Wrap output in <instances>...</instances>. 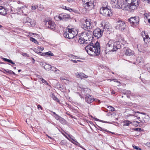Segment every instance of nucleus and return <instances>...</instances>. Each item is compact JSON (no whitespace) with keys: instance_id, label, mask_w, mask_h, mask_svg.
<instances>
[{"instance_id":"obj_1","label":"nucleus","mask_w":150,"mask_h":150,"mask_svg":"<svg viewBox=\"0 0 150 150\" xmlns=\"http://www.w3.org/2000/svg\"><path fill=\"white\" fill-rule=\"evenodd\" d=\"M85 50L88 54L92 56H98L100 53L99 43L96 42L93 45L88 44L85 47Z\"/></svg>"},{"instance_id":"obj_2","label":"nucleus","mask_w":150,"mask_h":150,"mask_svg":"<svg viewBox=\"0 0 150 150\" xmlns=\"http://www.w3.org/2000/svg\"><path fill=\"white\" fill-rule=\"evenodd\" d=\"M119 44V42H114L113 40H110L105 44V51L107 52L116 51L120 48V45Z\"/></svg>"},{"instance_id":"obj_3","label":"nucleus","mask_w":150,"mask_h":150,"mask_svg":"<svg viewBox=\"0 0 150 150\" xmlns=\"http://www.w3.org/2000/svg\"><path fill=\"white\" fill-rule=\"evenodd\" d=\"M78 30L77 28L74 26H68L67 31H65L63 35L66 38L69 39L74 38L77 34Z\"/></svg>"},{"instance_id":"obj_4","label":"nucleus","mask_w":150,"mask_h":150,"mask_svg":"<svg viewBox=\"0 0 150 150\" xmlns=\"http://www.w3.org/2000/svg\"><path fill=\"white\" fill-rule=\"evenodd\" d=\"M125 10L129 11L131 12L137 9L139 4V1H125Z\"/></svg>"},{"instance_id":"obj_5","label":"nucleus","mask_w":150,"mask_h":150,"mask_svg":"<svg viewBox=\"0 0 150 150\" xmlns=\"http://www.w3.org/2000/svg\"><path fill=\"white\" fill-rule=\"evenodd\" d=\"M101 13L106 17H110L112 15V13L108 2L105 1L102 4V6L100 10Z\"/></svg>"},{"instance_id":"obj_6","label":"nucleus","mask_w":150,"mask_h":150,"mask_svg":"<svg viewBox=\"0 0 150 150\" xmlns=\"http://www.w3.org/2000/svg\"><path fill=\"white\" fill-rule=\"evenodd\" d=\"M112 7L114 8H122L125 10V1H109Z\"/></svg>"},{"instance_id":"obj_7","label":"nucleus","mask_w":150,"mask_h":150,"mask_svg":"<svg viewBox=\"0 0 150 150\" xmlns=\"http://www.w3.org/2000/svg\"><path fill=\"white\" fill-rule=\"evenodd\" d=\"M81 23V27L84 29H91L94 26L91 20L89 18H85L82 19Z\"/></svg>"},{"instance_id":"obj_8","label":"nucleus","mask_w":150,"mask_h":150,"mask_svg":"<svg viewBox=\"0 0 150 150\" xmlns=\"http://www.w3.org/2000/svg\"><path fill=\"white\" fill-rule=\"evenodd\" d=\"M127 22L120 20H118L116 22L115 27L117 29L123 31L125 28Z\"/></svg>"},{"instance_id":"obj_9","label":"nucleus","mask_w":150,"mask_h":150,"mask_svg":"<svg viewBox=\"0 0 150 150\" xmlns=\"http://www.w3.org/2000/svg\"><path fill=\"white\" fill-rule=\"evenodd\" d=\"M96 4L93 1H83V5L85 8L87 10H89L95 6Z\"/></svg>"},{"instance_id":"obj_10","label":"nucleus","mask_w":150,"mask_h":150,"mask_svg":"<svg viewBox=\"0 0 150 150\" xmlns=\"http://www.w3.org/2000/svg\"><path fill=\"white\" fill-rule=\"evenodd\" d=\"M82 36L86 39L90 40L91 42L93 40L92 32L90 30H87L83 32L82 34Z\"/></svg>"},{"instance_id":"obj_11","label":"nucleus","mask_w":150,"mask_h":150,"mask_svg":"<svg viewBox=\"0 0 150 150\" xmlns=\"http://www.w3.org/2000/svg\"><path fill=\"white\" fill-rule=\"evenodd\" d=\"M139 18L137 16L132 17L129 19L131 26L134 27L139 24Z\"/></svg>"},{"instance_id":"obj_12","label":"nucleus","mask_w":150,"mask_h":150,"mask_svg":"<svg viewBox=\"0 0 150 150\" xmlns=\"http://www.w3.org/2000/svg\"><path fill=\"white\" fill-rule=\"evenodd\" d=\"M45 23L46 26L47 27L50 28L51 29L53 30H54L55 29L56 25L55 24L54 22L51 21H47L45 20Z\"/></svg>"},{"instance_id":"obj_13","label":"nucleus","mask_w":150,"mask_h":150,"mask_svg":"<svg viewBox=\"0 0 150 150\" xmlns=\"http://www.w3.org/2000/svg\"><path fill=\"white\" fill-rule=\"evenodd\" d=\"M141 35L145 43L146 44H148L150 41V38L149 37L147 33L145 31H142L141 33Z\"/></svg>"},{"instance_id":"obj_14","label":"nucleus","mask_w":150,"mask_h":150,"mask_svg":"<svg viewBox=\"0 0 150 150\" xmlns=\"http://www.w3.org/2000/svg\"><path fill=\"white\" fill-rule=\"evenodd\" d=\"M103 32L102 30L97 28L93 31V35L97 38H99L102 36Z\"/></svg>"},{"instance_id":"obj_15","label":"nucleus","mask_w":150,"mask_h":150,"mask_svg":"<svg viewBox=\"0 0 150 150\" xmlns=\"http://www.w3.org/2000/svg\"><path fill=\"white\" fill-rule=\"evenodd\" d=\"M78 41L79 43L83 45H84L87 44H91V42L90 40L86 39L82 36L79 39Z\"/></svg>"},{"instance_id":"obj_16","label":"nucleus","mask_w":150,"mask_h":150,"mask_svg":"<svg viewBox=\"0 0 150 150\" xmlns=\"http://www.w3.org/2000/svg\"><path fill=\"white\" fill-rule=\"evenodd\" d=\"M134 47L137 48L139 51L145 53L146 51V50L144 46L140 44H137L134 45Z\"/></svg>"},{"instance_id":"obj_17","label":"nucleus","mask_w":150,"mask_h":150,"mask_svg":"<svg viewBox=\"0 0 150 150\" xmlns=\"http://www.w3.org/2000/svg\"><path fill=\"white\" fill-rule=\"evenodd\" d=\"M76 76L78 78L83 79L87 78L88 77V76L83 73L76 72L75 73Z\"/></svg>"},{"instance_id":"obj_18","label":"nucleus","mask_w":150,"mask_h":150,"mask_svg":"<svg viewBox=\"0 0 150 150\" xmlns=\"http://www.w3.org/2000/svg\"><path fill=\"white\" fill-rule=\"evenodd\" d=\"M95 100L92 96L88 95L85 97L86 101L88 103H90Z\"/></svg>"},{"instance_id":"obj_19","label":"nucleus","mask_w":150,"mask_h":150,"mask_svg":"<svg viewBox=\"0 0 150 150\" xmlns=\"http://www.w3.org/2000/svg\"><path fill=\"white\" fill-rule=\"evenodd\" d=\"M103 28L105 31H109L112 29V27L109 23L106 22L104 25Z\"/></svg>"},{"instance_id":"obj_20","label":"nucleus","mask_w":150,"mask_h":150,"mask_svg":"<svg viewBox=\"0 0 150 150\" xmlns=\"http://www.w3.org/2000/svg\"><path fill=\"white\" fill-rule=\"evenodd\" d=\"M43 65L44 66L45 69L47 71L52 70L53 69H55L54 66H52L49 64L44 63Z\"/></svg>"},{"instance_id":"obj_21","label":"nucleus","mask_w":150,"mask_h":150,"mask_svg":"<svg viewBox=\"0 0 150 150\" xmlns=\"http://www.w3.org/2000/svg\"><path fill=\"white\" fill-rule=\"evenodd\" d=\"M60 17L61 20H66L70 18V15L66 13H62L60 14Z\"/></svg>"},{"instance_id":"obj_22","label":"nucleus","mask_w":150,"mask_h":150,"mask_svg":"<svg viewBox=\"0 0 150 150\" xmlns=\"http://www.w3.org/2000/svg\"><path fill=\"white\" fill-rule=\"evenodd\" d=\"M61 81L65 83L67 85L69 83H71V82L68 80L67 78L66 77H62L60 78Z\"/></svg>"},{"instance_id":"obj_23","label":"nucleus","mask_w":150,"mask_h":150,"mask_svg":"<svg viewBox=\"0 0 150 150\" xmlns=\"http://www.w3.org/2000/svg\"><path fill=\"white\" fill-rule=\"evenodd\" d=\"M125 51V54L126 55L131 56L134 54L133 51L127 48Z\"/></svg>"},{"instance_id":"obj_24","label":"nucleus","mask_w":150,"mask_h":150,"mask_svg":"<svg viewBox=\"0 0 150 150\" xmlns=\"http://www.w3.org/2000/svg\"><path fill=\"white\" fill-rule=\"evenodd\" d=\"M0 14L3 16H5L7 14L6 9L2 6H0Z\"/></svg>"},{"instance_id":"obj_25","label":"nucleus","mask_w":150,"mask_h":150,"mask_svg":"<svg viewBox=\"0 0 150 150\" xmlns=\"http://www.w3.org/2000/svg\"><path fill=\"white\" fill-rule=\"evenodd\" d=\"M26 20L28 21V23L30 24L31 26L33 27L35 26L36 24V22L35 21L33 20H32L30 18L27 17L26 18Z\"/></svg>"},{"instance_id":"obj_26","label":"nucleus","mask_w":150,"mask_h":150,"mask_svg":"<svg viewBox=\"0 0 150 150\" xmlns=\"http://www.w3.org/2000/svg\"><path fill=\"white\" fill-rule=\"evenodd\" d=\"M145 19L146 21H148L149 23H150V13H145L144 14Z\"/></svg>"},{"instance_id":"obj_27","label":"nucleus","mask_w":150,"mask_h":150,"mask_svg":"<svg viewBox=\"0 0 150 150\" xmlns=\"http://www.w3.org/2000/svg\"><path fill=\"white\" fill-rule=\"evenodd\" d=\"M22 8H24L23 10H21L22 12L24 13V14L25 15H26L28 11V8L25 6L24 7L22 6Z\"/></svg>"},{"instance_id":"obj_28","label":"nucleus","mask_w":150,"mask_h":150,"mask_svg":"<svg viewBox=\"0 0 150 150\" xmlns=\"http://www.w3.org/2000/svg\"><path fill=\"white\" fill-rule=\"evenodd\" d=\"M42 55H46L48 56H54V54L51 51H49L48 52L44 53V54H42Z\"/></svg>"},{"instance_id":"obj_29","label":"nucleus","mask_w":150,"mask_h":150,"mask_svg":"<svg viewBox=\"0 0 150 150\" xmlns=\"http://www.w3.org/2000/svg\"><path fill=\"white\" fill-rule=\"evenodd\" d=\"M56 87L58 89L62 91H64V87L62 85L59 84L57 85Z\"/></svg>"},{"instance_id":"obj_30","label":"nucleus","mask_w":150,"mask_h":150,"mask_svg":"<svg viewBox=\"0 0 150 150\" xmlns=\"http://www.w3.org/2000/svg\"><path fill=\"white\" fill-rule=\"evenodd\" d=\"M123 122L124 123L123 126H128L131 123V122L128 120L124 121Z\"/></svg>"},{"instance_id":"obj_31","label":"nucleus","mask_w":150,"mask_h":150,"mask_svg":"<svg viewBox=\"0 0 150 150\" xmlns=\"http://www.w3.org/2000/svg\"><path fill=\"white\" fill-rule=\"evenodd\" d=\"M149 120V115H146L143 118V121L145 122H147Z\"/></svg>"},{"instance_id":"obj_32","label":"nucleus","mask_w":150,"mask_h":150,"mask_svg":"<svg viewBox=\"0 0 150 150\" xmlns=\"http://www.w3.org/2000/svg\"><path fill=\"white\" fill-rule=\"evenodd\" d=\"M2 59L5 61L8 62L13 64H15V63L13 62L11 60L5 58H3Z\"/></svg>"},{"instance_id":"obj_33","label":"nucleus","mask_w":150,"mask_h":150,"mask_svg":"<svg viewBox=\"0 0 150 150\" xmlns=\"http://www.w3.org/2000/svg\"><path fill=\"white\" fill-rule=\"evenodd\" d=\"M30 40L35 43V44H38V42L34 38L30 37Z\"/></svg>"},{"instance_id":"obj_34","label":"nucleus","mask_w":150,"mask_h":150,"mask_svg":"<svg viewBox=\"0 0 150 150\" xmlns=\"http://www.w3.org/2000/svg\"><path fill=\"white\" fill-rule=\"evenodd\" d=\"M55 69H53L52 70V71H54V72L56 73L57 74H59L60 71L56 67H54Z\"/></svg>"},{"instance_id":"obj_35","label":"nucleus","mask_w":150,"mask_h":150,"mask_svg":"<svg viewBox=\"0 0 150 150\" xmlns=\"http://www.w3.org/2000/svg\"><path fill=\"white\" fill-rule=\"evenodd\" d=\"M67 8H66V10H68L69 11L71 12H72V11H74V12H76V10H74V9L71 8L69 7H67Z\"/></svg>"},{"instance_id":"obj_36","label":"nucleus","mask_w":150,"mask_h":150,"mask_svg":"<svg viewBox=\"0 0 150 150\" xmlns=\"http://www.w3.org/2000/svg\"><path fill=\"white\" fill-rule=\"evenodd\" d=\"M69 137L72 140V141L75 142H77L76 140L75 139V138L74 137H73L72 136L70 135H69Z\"/></svg>"},{"instance_id":"obj_37","label":"nucleus","mask_w":150,"mask_h":150,"mask_svg":"<svg viewBox=\"0 0 150 150\" xmlns=\"http://www.w3.org/2000/svg\"><path fill=\"white\" fill-rule=\"evenodd\" d=\"M55 117L56 119L57 120H62L64 121V119L62 118L61 117H59V116H58L57 115H55Z\"/></svg>"},{"instance_id":"obj_38","label":"nucleus","mask_w":150,"mask_h":150,"mask_svg":"<svg viewBox=\"0 0 150 150\" xmlns=\"http://www.w3.org/2000/svg\"><path fill=\"white\" fill-rule=\"evenodd\" d=\"M122 93L125 94H130V91H129L126 90H123Z\"/></svg>"},{"instance_id":"obj_39","label":"nucleus","mask_w":150,"mask_h":150,"mask_svg":"<svg viewBox=\"0 0 150 150\" xmlns=\"http://www.w3.org/2000/svg\"><path fill=\"white\" fill-rule=\"evenodd\" d=\"M34 51L36 53H37V54H40V55H42V53L39 51L38 50V49H34Z\"/></svg>"},{"instance_id":"obj_40","label":"nucleus","mask_w":150,"mask_h":150,"mask_svg":"<svg viewBox=\"0 0 150 150\" xmlns=\"http://www.w3.org/2000/svg\"><path fill=\"white\" fill-rule=\"evenodd\" d=\"M71 142L73 144H75L78 146L82 148V146H81V145L77 141V142H75L76 143H75L74 142H73L72 141H71Z\"/></svg>"},{"instance_id":"obj_41","label":"nucleus","mask_w":150,"mask_h":150,"mask_svg":"<svg viewBox=\"0 0 150 150\" xmlns=\"http://www.w3.org/2000/svg\"><path fill=\"white\" fill-rule=\"evenodd\" d=\"M40 79H41V81L43 83L47 85H49L48 83H47V81L41 78H40Z\"/></svg>"},{"instance_id":"obj_42","label":"nucleus","mask_w":150,"mask_h":150,"mask_svg":"<svg viewBox=\"0 0 150 150\" xmlns=\"http://www.w3.org/2000/svg\"><path fill=\"white\" fill-rule=\"evenodd\" d=\"M69 57L70 58H71L73 59H76V57H77L76 56H75L73 54H70L69 55Z\"/></svg>"},{"instance_id":"obj_43","label":"nucleus","mask_w":150,"mask_h":150,"mask_svg":"<svg viewBox=\"0 0 150 150\" xmlns=\"http://www.w3.org/2000/svg\"><path fill=\"white\" fill-rule=\"evenodd\" d=\"M60 16V14L59 15V16H56L54 17V19L57 21H59V20H61V18L59 17Z\"/></svg>"},{"instance_id":"obj_44","label":"nucleus","mask_w":150,"mask_h":150,"mask_svg":"<svg viewBox=\"0 0 150 150\" xmlns=\"http://www.w3.org/2000/svg\"><path fill=\"white\" fill-rule=\"evenodd\" d=\"M138 113H141V114H144V115L145 114V113H143V112L140 113V112H135V114H134L133 115L134 116H136L137 117H138V115H137V114Z\"/></svg>"},{"instance_id":"obj_45","label":"nucleus","mask_w":150,"mask_h":150,"mask_svg":"<svg viewBox=\"0 0 150 150\" xmlns=\"http://www.w3.org/2000/svg\"><path fill=\"white\" fill-rule=\"evenodd\" d=\"M139 124V122L136 121H134L133 122V124L135 126H138Z\"/></svg>"},{"instance_id":"obj_46","label":"nucleus","mask_w":150,"mask_h":150,"mask_svg":"<svg viewBox=\"0 0 150 150\" xmlns=\"http://www.w3.org/2000/svg\"><path fill=\"white\" fill-rule=\"evenodd\" d=\"M37 48L38 49H39V50H40L41 51H43V50H44V48L43 47H42V46H38L37 47Z\"/></svg>"},{"instance_id":"obj_47","label":"nucleus","mask_w":150,"mask_h":150,"mask_svg":"<svg viewBox=\"0 0 150 150\" xmlns=\"http://www.w3.org/2000/svg\"><path fill=\"white\" fill-rule=\"evenodd\" d=\"M38 6L36 5L32 6L31 7V9L33 10H35Z\"/></svg>"},{"instance_id":"obj_48","label":"nucleus","mask_w":150,"mask_h":150,"mask_svg":"<svg viewBox=\"0 0 150 150\" xmlns=\"http://www.w3.org/2000/svg\"><path fill=\"white\" fill-rule=\"evenodd\" d=\"M108 108L110 109V110L112 111H114V108L113 107L111 106H109L108 107Z\"/></svg>"},{"instance_id":"obj_49","label":"nucleus","mask_w":150,"mask_h":150,"mask_svg":"<svg viewBox=\"0 0 150 150\" xmlns=\"http://www.w3.org/2000/svg\"><path fill=\"white\" fill-rule=\"evenodd\" d=\"M52 98H53V99L54 100H56V101H57V102L59 101V100L55 96H53Z\"/></svg>"},{"instance_id":"obj_50","label":"nucleus","mask_w":150,"mask_h":150,"mask_svg":"<svg viewBox=\"0 0 150 150\" xmlns=\"http://www.w3.org/2000/svg\"><path fill=\"white\" fill-rule=\"evenodd\" d=\"M79 88H81V91L84 93L85 91H86V90L87 89L86 88H81V87H80Z\"/></svg>"},{"instance_id":"obj_51","label":"nucleus","mask_w":150,"mask_h":150,"mask_svg":"<svg viewBox=\"0 0 150 150\" xmlns=\"http://www.w3.org/2000/svg\"><path fill=\"white\" fill-rule=\"evenodd\" d=\"M5 71L7 73H9V74H11V72H12V71L9 70L8 69H6L5 70Z\"/></svg>"},{"instance_id":"obj_52","label":"nucleus","mask_w":150,"mask_h":150,"mask_svg":"<svg viewBox=\"0 0 150 150\" xmlns=\"http://www.w3.org/2000/svg\"><path fill=\"white\" fill-rule=\"evenodd\" d=\"M108 80H110V81H112L114 82H118V81L116 79H113L112 80H111L110 79H108Z\"/></svg>"},{"instance_id":"obj_53","label":"nucleus","mask_w":150,"mask_h":150,"mask_svg":"<svg viewBox=\"0 0 150 150\" xmlns=\"http://www.w3.org/2000/svg\"><path fill=\"white\" fill-rule=\"evenodd\" d=\"M38 109H40L41 110L42 109V108L40 105H38Z\"/></svg>"},{"instance_id":"obj_54","label":"nucleus","mask_w":150,"mask_h":150,"mask_svg":"<svg viewBox=\"0 0 150 150\" xmlns=\"http://www.w3.org/2000/svg\"><path fill=\"white\" fill-rule=\"evenodd\" d=\"M41 6L40 7H39L38 8V9L40 11H41L42 10V9H43V7L42 6Z\"/></svg>"},{"instance_id":"obj_55","label":"nucleus","mask_w":150,"mask_h":150,"mask_svg":"<svg viewBox=\"0 0 150 150\" xmlns=\"http://www.w3.org/2000/svg\"><path fill=\"white\" fill-rule=\"evenodd\" d=\"M145 145L148 147H150V142H147L145 144Z\"/></svg>"},{"instance_id":"obj_56","label":"nucleus","mask_w":150,"mask_h":150,"mask_svg":"<svg viewBox=\"0 0 150 150\" xmlns=\"http://www.w3.org/2000/svg\"><path fill=\"white\" fill-rule=\"evenodd\" d=\"M27 22H28V21H27L26 20V18H24L23 20L24 23H27Z\"/></svg>"},{"instance_id":"obj_57","label":"nucleus","mask_w":150,"mask_h":150,"mask_svg":"<svg viewBox=\"0 0 150 150\" xmlns=\"http://www.w3.org/2000/svg\"><path fill=\"white\" fill-rule=\"evenodd\" d=\"M100 122H103V123H110V122H107V121H103V120H100Z\"/></svg>"},{"instance_id":"obj_58","label":"nucleus","mask_w":150,"mask_h":150,"mask_svg":"<svg viewBox=\"0 0 150 150\" xmlns=\"http://www.w3.org/2000/svg\"><path fill=\"white\" fill-rule=\"evenodd\" d=\"M71 61L74 63H76L77 62V60L71 59Z\"/></svg>"},{"instance_id":"obj_59","label":"nucleus","mask_w":150,"mask_h":150,"mask_svg":"<svg viewBox=\"0 0 150 150\" xmlns=\"http://www.w3.org/2000/svg\"><path fill=\"white\" fill-rule=\"evenodd\" d=\"M22 55L23 56H28V55L27 54H26V53H23L22 54Z\"/></svg>"},{"instance_id":"obj_60","label":"nucleus","mask_w":150,"mask_h":150,"mask_svg":"<svg viewBox=\"0 0 150 150\" xmlns=\"http://www.w3.org/2000/svg\"><path fill=\"white\" fill-rule=\"evenodd\" d=\"M64 136L67 139L71 141L69 138H68L67 136L65 135H64Z\"/></svg>"},{"instance_id":"obj_61","label":"nucleus","mask_w":150,"mask_h":150,"mask_svg":"<svg viewBox=\"0 0 150 150\" xmlns=\"http://www.w3.org/2000/svg\"><path fill=\"white\" fill-rule=\"evenodd\" d=\"M63 6V7L62 8L63 9H66V8H67V7L66 6Z\"/></svg>"},{"instance_id":"obj_62","label":"nucleus","mask_w":150,"mask_h":150,"mask_svg":"<svg viewBox=\"0 0 150 150\" xmlns=\"http://www.w3.org/2000/svg\"><path fill=\"white\" fill-rule=\"evenodd\" d=\"M95 120H96V121H100V120H99L97 118H95Z\"/></svg>"},{"instance_id":"obj_63","label":"nucleus","mask_w":150,"mask_h":150,"mask_svg":"<svg viewBox=\"0 0 150 150\" xmlns=\"http://www.w3.org/2000/svg\"><path fill=\"white\" fill-rule=\"evenodd\" d=\"M60 120L61 121V122L62 123H64L65 121V120H64V121H63V120Z\"/></svg>"},{"instance_id":"obj_64","label":"nucleus","mask_w":150,"mask_h":150,"mask_svg":"<svg viewBox=\"0 0 150 150\" xmlns=\"http://www.w3.org/2000/svg\"><path fill=\"white\" fill-rule=\"evenodd\" d=\"M34 33H30V34H29V35H30V36H32V35H34Z\"/></svg>"}]
</instances>
